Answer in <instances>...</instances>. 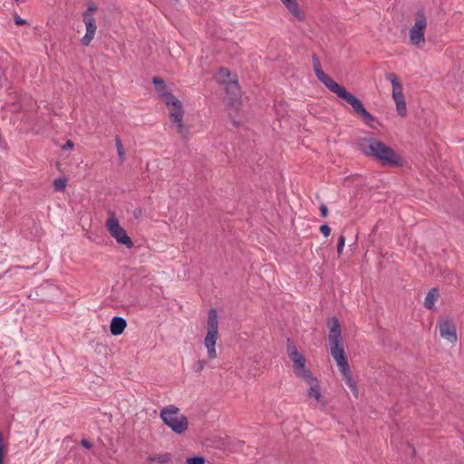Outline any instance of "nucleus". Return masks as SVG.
Wrapping results in <instances>:
<instances>
[{
    "label": "nucleus",
    "instance_id": "nucleus-10",
    "mask_svg": "<svg viewBox=\"0 0 464 464\" xmlns=\"http://www.w3.org/2000/svg\"><path fill=\"white\" fill-rule=\"evenodd\" d=\"M312 62L316 78L330 91L337 82L332 77L324 73L321 66L320 59L316 53L312 55Z\"/></svg>",
    "mask_w": 464,
    "mask_h": 464
},
{
    "label": "nucleus",
    "instance_id": "nucleus-31",
    "mask_svg": "<svg viewBox=\"0 0 464 464\" xmlns=\"http://www.w3.org/2000/svg\"><path fill=\"white\" fill-rule=\"evenodd\" d=\"M219 74H220L222 77H225V76H226V77H227L229 80H230V78H231V74H230V72H228V70H227V69H226V68H223V67H221V68L219 69Z\"/></svg>",
    "mask_w": 464,
    "mask_h": 464
},
{
    "label": "nucleus",
    "instance_id": "nucleus-19",
    "mask_svg": "<svg viewBox=\"0 0 464 464\" xmlns=\"http://www.w3.org/2000/svg\"><path fill=\"white\" fill-rule=\"evenodd\" d=\"M440 294L437 288H432L429 291L425 297L424 305L428 309H433L435 302L439 298Z\"/></svg>",
    "mask_w": 464,
    "mask_h": 464
},
{
    "label": "nucleus",
    "instance_id": "nucleus-21",
    "mask_svg": "<svg viewBox=\"0 0 464 464\" xmlns=\"http://www.w3.org/2000/svg\"><path fill=\"white\" fill-rule=\"evenodd\" d=\"M152 82L154 83L155 90L160 94V96H161L162 93H164L165 92H168L167 91V85H166V83H165V82H164V80L162 78H160V77H153Z\"/></svg>",
    "mask_w": 464,
    "mask_h": 464
},
{
    "label": "nucleus",
    "instance_id": "nucleus-27",
    "mask_svg": "<svg viewBox=\"0 0 464 464\" xmlns=\"http://www.w3.org/2000/svg\"><path fill=\"white\" fill-rule=\"evenodd\" d=\"M188 464H205V459L202 457H193L187 459Z\"/></svg>",
    "mask_w": 464,
    "mask_h": 464
},
{
    "label": "nucleus",
    "instance_id": "nucleus-18",
    "mask_svg": "<svg viewBox=\"0 0 464 464\" xmlns=\"http://www.w3.org/2000/svg\"><path fill=\"white\" fill-rule=\"evenodd\" d=\"M286 352L293 363L304 358V356L297 351L295 344L291 339H287Z\"/></svg>",
    "mask_w": 464,
    "mask_h": 464
},
{
    "label": "nucleus",
    "instance_id": "nucleus-3",
    "mask_svg": "<svg viewBox=\"0 0 464 464\" xmlns=\"http://www.w3.org/2000/svg\"><path fill=\"white\" fill-rule=\"evenodd\" d=\"M160 417L164 424L176 434H183L188 428V418L180 414L179 409L175 405H168L161 409Z\"/></svg>",
    "mask_w": 464,
    "mask_h": 464
},
{
    "label": "nucleus",
    "instance_id": "nucleus-4",
    "mask_svg": "<svg viewBox=\"0 0 464 464\" xmlns=\"http://www.w3.org/2000/svg\"><path fill=\"white\" fill-rule=\"evenodd\" d=\"M218 338V320L217 310L211 308L208 314L207 322V334L204 339V345L208 351V357L209 360H214L218 357L216 350V343Z\"/></svg>",
    "mask_w": 464,
    "mask_h": 464
},
{
    "label": "nucleus",
    "instance_id": "nucleus-7",
    "mask_svg": "<svg viewBox=\"0 0 464 464\" xmlns=\"http://www.w3.org/2000/svg\"><path fill=\"white\" fill-rule=\"evenodd\" d=\"M427 27V18L423 10L416 13V19L413 26L410 30L409 37L411 44L421 47L425 44V29Z\"/></svg>",
    "mask_w": 464,
    "mask_h": 464
},
{
    "label": "nucleus",
    "instance_id": "nucleus-30",
    "mask_svg": "<svg viewBox=\"0 0 464 464\" xmlns=\"http://www.w3.org/2000/svg\"><path fill=\"white\" fill-rule=\"evenodd\" d=\"M206 362L204 361H198L196 364V372H201L205 368Z\"/></svg>",
    "mask_w": 464,
    "mask_h": 464
},
{
    "label": "nucleus",
    "instance_id": "nucleus-14",
    "mask_svg": "<svg viewBox=\"0 0 464 464\" xmlns=\"http://www.w3.org/2000/svg\"><path fill=\"white\" fill-rule=\"evenodd\" d=\"M293 371L295 374L302 379L305 380H313L314 374L312 372L306 367V360L305 358L301 359L300 361H296L293 363Z\"/></svg>",
    "mask_w": 464,
    "mask_h": 464
},
{
    "label": "nucleus",
    "instance_id": "nucleus-8",
    "mask_svg": "<svg viewBox=\"0 0 464 464\" xmlns=\"http://www.w3.org/2000/svg\"><path fill=\"white\" fill-rule=\"evenodd\" d=\"M386 79L392 85V98L396 103L397 111L400 116H405L406 114V102L402 92V85L399 82L396 74L391 72L386 74Z\"/></svg>",
    "mask_w": 464,
    "mask_h": 464
},
{
    "label": "nucleus",
    "instance_id": "nucleus-32",
    "mask_svg": "<svg viewBox=\"0 0 464 464\" xmlns=\"http://www.w3.org/2000/svg\"><path fill=\"white\" fill-rule=\"evenodd\" d=\"M320 212H321V216L323 218H326L328 216V208H327L326 205L321 204Z\"/></svg>",
    "mask_w": 464,
    "mask_h": 464
},
{
    "label": "nucleus",
    "instance_id": "nucleus-29",
    "mask_svg": "<svg viewBox=\"0 0 464 464\" xmlns=\"http://www.w3.org/2000/svg\"><path fill=\"white\" fill-rule=\"evenodd\" d=\"M14 23H15V24H17V25H24V24H27V22H26V20H25V19L21 18V17H20L19 15H17V14H15V15H14Z\"/></svg>",
    "mask_w": 464,
    "mask_h": 464
},
{
    "label": "nucleus",
    "instance_id": "nucleus-38",
    "mask_svg": "<svg viewBox=\"0 0 464 464\" xmlns=\"http://www.w3.org/2000/svg\"><path fill=\"white\" fill-rule=\"evenodd\" d=\"M233 124H234V126H238L239 125V123L237 121H233Z\"/></svg>",
    "mask_w": 464,
    "mask_h": 464
},
{
    "label": "nucleus",
    "instance_id": "nucleus-17",
    "mask_svg": "<svg viewBox=\"0 0 464 464\" xmlns=\"http://www.w3.org/2000/svg\"><path fill=\"white\" fill-rule=\"evenodd\" d=\"M227 93L231 95V103L237 102L240 97V89L236 80H228L226 85Z\"/></svg>",
    "mask_w": 464,
    "mask_h": 464
},
{
    "label": "nucleus",
    "instance_id": "nucleus-22",
    "mask_svg": "<svg viewBox=\"0 0 464 464\" xmlns=\"http://www.w3.org/2000/svg\"><path fill=\"white\" fill-rule=\"evenodd\" d=\"M171 459V455L169 453L159 454L149 456V461H157L159 463H167Z\"/></svg>",
    "mask_w": 464,
    "mask_h": 464
},
{
    "label": "nucleus",
    "instance_id": "nucleus-35",
    "mask_svg": "<svg viewBox=\"0 0 464 464\" xmlns=\"http://www.w3.org/2000/svg\"><path fill=\"white\" fill-rule=\"evenodd\" d=\"M81 444L86 449H90L92 446V443L86 440H82Z\"/></svg>",
    "mask_w": 464,
    "mask_h": 464
},
{
    "label": "nucleus",
    "instance_id": "nucleus-24",
    "mask_svg": "<svg viewBox=\"0 0 464 464\" xmlns=\"http://www.w3.org/2000/svg\"><path fill=\"white\" fill-rule=\"evenodd\" d=\"M66 179H56L53 180V187L57 191H63L66 188Z\"/></svg>",
    "mask_w": 464,
    "mask_h": 464
},
{
    "label": "nucleus",
    "instance_id": "nucleus-16",
    "mask_svg": "<svg viewBox=\"0 0 464 464\" xmlns=\"http://www.w3.org/2000/svg\"><path fill=\"white\" fill-rule=\"evenodd\" d=\"M127 326L125 319L122 317L115 316L112 318L110 325V331L112 335H120L123 333Z\"/></svg>",
    "mask_w": 464,
    "mask_h": 464
},
{
    "label": "nucleus",
    "instance_id": "nucleus-12",
    "mask_svg": "<svg viewBox=\"0 0 464 464\" xmlns=\"http://www.w3.org/2000/svg\"><path fill=\"white\" fill-rule=\"evenodd\" d=\"M160 97L164 103L170 107L169 116H182V105L176 96H174L170 92H165Z\"/></svg>",
    "mask_w": 464,
    "mask_h": 464
},
{
    "label": "nucleus",
    "instance_id": "nucleus-6",
    "mask_svg": "<svg viewBox=\"0 0 464 464\" xmlns=\"http://www.w3.org/2000/svg\"><path fill=\"white\" fill-rule=\"evenodd\" d=\"M330 92L335 93L340 99L349 104L353 108V112L358 116H372L366 111L362 101L348 92L344 86L336 83Z\"/></svg>",
    "mask_w": 464,
    "mask_h": 464
},
{
    "label": "nucleus",
    "instance_id": "nucleus-1",
    "mask_svg": "<svg viewBox=\"0 0 464 464\" xmlns=\"http://www.w3.org/2000/svg\"><path fill=\"white\" fill-rule=\"evenodd\" d=\"M329 344L331 355L336 362L338 369L344 380L345 383L351 389L353 395L358 397V390L353 381V374L348 363L347 357L343 349V342L341 334V326L338 319L333 317L331 319V327L329 331Z\"/></svg>",
    "mask_w": 464,
    "mask_h": 464
},
{
    "label": "nucleus",
    "instance_id": "nucleus-5",
    "mask_svg": "<svg viewBox=\"0 0 464 464\" xmlns=\"http://www.w3.org/2000/svg\"><path fill=\"white\" fill-rule=\"evenodd\" d=\"M105 227L110 236L113 237L118 244L125 246L128 249L133 247L134 245L131 238L128 236L126 230L120 225L119 219L113 211L108 212V218L105 222Z\"/></svg>",
    "mask_w": 464,
    "mask_h": 464
},
{
    "label": "nucleus",
    "instance_id": "nucleus-2",
    "mask_svg": "<svg viewBox=\"0 0 464 464\" xmlns=\"http://www.w3.org/2000/svg\"><path fill=\"white\" fill-rule=\"evenodd\" d=\"M361 150L365 155L379 160L382 166L400 167L404 163L394 150L376 139L365 140L361 143Z\"/></svg>",
    "mask_w": 464,
    "mask_h": 464
},
{
    "label": "nucleus",
    "instance_id": "nucleus-28",
    "mask_svg": "<svg viewBox=\"0 0 464 464\" xmlns=\"http://www.w3.org/2000/svg\"><path fill=\"white\" fill-rule=\"evenodd\" d=\"M320 232L324 235V237H327L330 236V233H331V227L326 225V224H324L322 226H320Z\"/></svg>",
    "mask_w": 464,
    "mask_h": 464
},
{
    "label": "nucleus",
    "instance_id": "nucleus-9",
    "mask_svg": "<svg viewBox=\"0 0 464 464\" xmlns=\"http://www.w3.org/2000/svg\"><path fill=\"white\" fill-rule=\"evenodd\" d=\"M440 335L442 339L454 344L457 343V328L453 321L450 319H440L439 322Z\"/></svg>",
    "mask_w": 464,
    "mask_h": 464
},
{
    "label": "nucleus",
    "instance_id": "nucleus-26",
    "mask_svg": "<svg viewBox=\"0 0 464 464\" xmlns=\"http://www.w3.org/2000/svg\"><path fill=\"white\" fill-rule=\"evenodd\" d=\"M344 244H345V237L343 235H341L339 237L338 244H337V253L339 256L342 255V253H343Z\"/></svg>",
    "mask_w": 464,
    "mask_h": 464
},
{
    "label": "nucleus",
    "instance_id": "nucleus-20",
    "mask_svg": "<svg viewBox=\"0 0 464 464\" xmlns=\"http://www.w3.org/2000/svg\"><path fill=\"white\" fill-rule=\"evenodd\" d=\"M83 22L86 25V32L92 33L95 34L97 26L96 22L93 16L91 14H82Z\"/></svg>",
    "mask_w": 464,
    "mask_h": 464
},
{
    "label": "nucleus",
    "instance_id": "nucleus-33",
    "mask_svg": "<svg viewBox=\"0 0 464 464\" xmlns=\"http://www.w3.org/2000/svg\"><path fill=\"white\" fill-rule=\"evenodd\" d=\"M97 10V6L94 4L89 5L87 10L83 14H91L92 15V13Z\"/></svg>",
    "mask_w": 464,
    "mask_h": 464
},
{
    "label": "nucleus",
    "instance_id": "nucleus-11",
    "mask_svg": "<svg viewBox=\"0 0 464 464\" xmlns=\"http://www.w3.org/2000/svg\"><path fill=\"white\" fill-rule=\"evenodd\" d=\"M169 127L183 139H188L193 125L189 118H171Z\"/></svg>",
    "mask_w": 464,
    "mask_h": 464
},
{
    "label": "nucleus",
    "instance_id": "nucleus-25",
    "mask_svg": "<svg viewBox=\"0 0 464 464\" xmlns=\"http://www.w3.org/2000/svg\"><path fill=\"white\" fill-rule=\"evenodd\" d=\"M94 34H92V33H87L84 34V36L82 38V44L85 46H88L90 44V43L92 41V39L94 38Z\"/></svg>",
    "mask_w": 464,
    "mask_h": 464
},
{
    "label": "nucleus",
    "instance_id": "nucleus-15",
    "mask_svg": "<svg viewBox=\"0 0 464 464\" xmlns=\"http://www.w3.org/2000/svg\"><path fill=\"white\" fill-rule=\"evenodd\" d=\"M287 10L299 21L304 19V13L300 10L299 5L296 0H280Z\"/></svg>",
    "mask_w": 464,
    "mask_h": 464
},
{
    "label": "nucleus",
    "instance_id": "nucleus-36",
    "mask_svg": "<svg viewBox=\"0 0 464 464\" xmlns=\"http://www.w3.org/2000/svg\"><path fill=\"white\" fill-rule=\"evenodd\" d=\"M140 214H141V210H140V209H135V210H134L133 215H134V218H138L140 217Z\"/></svg>",
    "mask_w": 464,
    "mask_h": 464
},
{
    "label": "nucleus",
    "instance_id": "nucleus-13",
    "mask_svg": "<svg viewBox=\"0 0 464 464\" xmlns=\"http://www.w3.org/2000/svg\"><path fill=\"white\" fill-rule=\"evenodd\" d=\"M304 382L310 385V388L307 392L308 397L314 398L319 404H321L323 407H325L327 401L323 398L321 387L317 379L313 376V380H305Z\"/></svg>",
    "mask_w": 464,
    "mask_h": 464
},
{
    "label": "nucleus",
    "instance_id": "nucleus-37",
    "mask_svg": "<svg viewBox=\"0 0 464 464\" xmlns=\"http://www.w3.org/2000/svg\"><path fill=\"white\" fill-rule=\"evenodd\" d=\"M365 120L367 124H372L374 121L375 118L369 117L365 118Z\"/></svg>",
    "mask_w": 464,
    "mask_h": 464
},
{
    "label": "nucleus",
    "instance_id": "nucleus-23",
    "mask_svg": "<svg viewBox=\"0 0 464 464\" xmlns=\"http://www.w3.org/2000/svg\"><path fill=\"white\" fill-rule=\"evenodd\" d=\"M115 144H116L117 152H118L120 161L123 162L125 160V151H124V148L121 143V140L118 136H116V138H115Z\"/></svg>",
    "mask_w": 464,
    "mask_h": 464
},
{
    "label": "nucleus",
    "instance_id": "nucleus-34",
    "mask_svg": "<svg viewBox=\"0 0 464 464\" xmlns=\"http://www.w3.org/2000/svg\"><path fill=\"white\" fill-rule=\"evenodd\" d=\"M74 146L73 142L72 140H67L66 143L63 146V150H69L72 149Z\"/></svg>",
    "mask_w": 464,
    "mask_h": 464
}]
</instances>
